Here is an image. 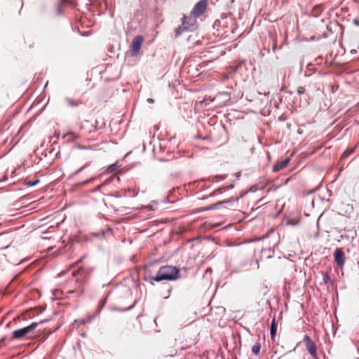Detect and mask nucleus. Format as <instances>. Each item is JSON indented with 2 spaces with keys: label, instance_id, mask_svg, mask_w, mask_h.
Masks as SVG:
<instances>
[{
  "label": "nucleus",
  "instance_id": "f257e3e1",
  "mask_svg": "<svg viewBox=\"0 0 359 359\" xmlns=\"http://www.w3.org/2000/svg\"><path fill=\"white\" fill-rule=\"evenodd\" d=\"M180 277V270L175 266H161L156 276L152 277L151 279L160 282L162 280H174Z\"/></svg>",
  "mask_w": 359,
  "mask_h": 359
},
{
  "label": "nucleus",
  "instance_id": "f03ea898",
  "mask_svg": "<svg viewBox=\"0 0 359 359\" xmlns=\"http://www.w3.org/2000/svg\"><path fill=\"white\" fill-rule=\"evenodd\" d=\"M233 25L232 18L230 16H224L215 22L214 28L217 32V36H229L233 33Z\"/></svg>",
  "mask_w": 359,
  "mask_h": 359
},
{
  "label": "nucleus",
  "instance_id": "7ed1b4c3",
  "mask_svg": "<svg viewBox=\"0 0 359 359\" xmlns=\"http://www.w3.org/2000/svg\"><path fill=\"white\" fill-rule=\"evenodd\" d=\"M46 320H42L39 323H32L29 325L22 327L19 330H14L12 332L13 339H22L26 337L28 334L32 332L39 324L46 322Z\"/></svg>",
  "mask_w": 359,
  "mask_h": 359
},
{
  "label": "nucleus",
  "instance_id": "20e7f679",
  "mask_svg": "<svg viewBox=\"0 0 359 359\" xmlns=\"http://www.w3.org/2000/svg\"><path fill=\"white\" fill-rule=\"evenodd\" d=\"M208 5V0H200L193 8L191 14L193 17L198 18L206 11Z\"/></svg>",
  "mask_w": 359,
  "mask_h": 359
},
{
  "label": "nucleus",
  "instance_id": "39448f33",
  "mask_svg": "<svg viewBox=\"0 0 359 359\" xmlns=\"http://www.w3.org/2000/svg\"><path fill=\"white\" fill-rule=\"evenodd\" d=\"M144 38L141 35H137L134 37L131 44V53L133 56H136L139 53L142 47Z\"/></svg>",
  "mask_w": 359,
  "mask_h": 359
},
{
  "label": "nucleus",
  "instance_id": "423d86ee",
  "mask_svg": "<svg viewBox=\"0 0 359 359\" xmlns=\"http://www.w3.org/2000/svg\"><path fill=\"white\" fill-rule=\"evenodd\" d=\"M334 259L337 264L342 269L345 263V255L341 248H337L334 252Z\"/></svg>",
  "mask_w": 359,
  "mask_h": 359
},
{
  "label": "nucleus",
  "instance_id": "0eeeda50",
  "mask_svg": "<svg viewBox=\"0 0 359 359\" xmlns=\"http://www.w3.org/2000/svg\"><path fill=\"white\" fill-rule=\"evenodd\" d=\"M304 341L305 343L306 348L309 353L315 358L316 357V346L315 343L311 340L309 335H305L304 337Z\"/></svg>",
  "mask_w": 359,
  "mask_h": 359
},
{
  "label": "nucleus",
  "instance_id": "6e6552de",
  "mask_svg": "<svg viewBox=\"0 0 359 359\" xmlns=\"http://www.w3.org/2000/svg\"><path fill=\"white\" fill-rule=\"evenodd\" d=\"M290 162V158H285L280 162H278L276 164L273 165V170L275 172H278L284 168H285Z\"/></svg>",
  "mask_w": 359,
  "mask_h": 359
},
{
  "label": "nucleus",
  "instance_id": "1a4fd4ad",
  "mask_svg": "<svg viewBox=\"0 0 359 359\" xmlns=\"http://www.w3.org/2000/svg\"><path fill=\"white\" fill-rule=\"evenodd\" d=\"M196 18L193 17L191 14H190L189 17H186V25L188 30H192L194 29L195 24L196 22Z\"/></svg>",
  "mask_w": 359,
  "mask_h": 359
},
{
  "label": "nucleus",
  "instance_id": "9d476101",
  "mask_svg": "<svg viewBox=\"0 0 359 359\" xmlns=\"http://www.w3.org/2000/svg\"><path fill=\"white\" fill-rule=\"evenodd\" d=\"M187 25H186V16H184L183 18H182V25L181 26H179L176 29H175V36L176 37H178L179 36H180L182 32L184 31H186V30H188L187 29Z\"/></svg>",
  "mask_w": 359,
  "mask_h": 359
},
{
  "label": "nucleus",
  "instance_id": "9b49d317",
  "mask_svg": "<svg viewBox=\"0 0 359 359\" xmlns=\"http://www.w3.org/2000/svg\"><path fill=\"white\" fill-rule=\"evenodd\" d=\"M276 331H277V325H276L275 319H273L272 320L271 327H270V334H271V337L272 339H274V337L276 334Z\"/></svg>",
  "mask_w": 359,
  "mask_h": 359
},
{
  "label": "nucleus",
  "instance_id": "f8f14e48",
  "mask_svg": "<svg viewBox=\"0 0 359 359\" xmlns=\"http://www.w3.org/2000/svg\"><path fill=\"white\" fill-rule=\"evenodd\" d=\"M64 101L69 107H77L79 105L78 102L71 99L70 97H65Z\"/></svg>",
  "mask_w": 359,
  "mask_h": 359
},
{
  "label": "nucleus",
  "instance_id": "ddd939ff",
  "mask_svg": "<svg viewBox=\"0 0 359 359\" xmlns=\"http://www.w3.org/2000/svg\"><path fill=\"white\" fill-rule=\"evenodd\" d=\"M261 345L259 342L256 343L252 347V352L255 355H258L260 352Z\"/></svg>",
  "mask_w": 359,
  "mask_h": 359
},
{
  "label": "nucleus",
  "instance_id": "4468645a",
  "mask_svg": "<svg viewBox=\"0 0 359 359\" xmlns=\"http://www.w3.org/2000/svg\"><path fill=\"white\" fill-rule=\"evenodd\" d=\"M63 138H67V140H69V139H72V140H76L78 138V135H76L75 133H67L65 134L64 136H63Z\"/></svg>",
  "mask_w": 359,
  "mask_h": 359
},
{
  "label": "nucleus",
  "instance_id": "2eb2a0df",
  "mask_svg": "<svg viewBox=\"0 0 359 359\" xmlns=\"http://www.w3.org/2000/svg\"><path fill=\"white\" fill-rule=\"evenodd\" d=\"M257 190L263 191L264 190V187L262 186L260 187H258L257 185H253L250 189H248V192H255Z\"/></svg>",
  "mask_w": 359,
  "mask_h": 359
},
{
  "label": "nucleus",
  "instance_id": "dca6fc26",
  "mask_svg": "<svg viewBox=\"0 0 359 359\" xmlns=\"http://www.w3.org/2000/svg\"><path fill=\"white\" fill-rule=\"evenodd\" d=\"M323 282L325 284H332L333 283L332 280H331V278L327 273L323 274Z\"/></svg>",
  "mask_w": 359,
  "mask_h": 359
},
{
  "label": "nucleus",
  "instance_id": "f3484780",
  "mask_svg": "<svg viewBox=\"0 0 359 359\" xmlns=\"http://www.w3.org/2000/svg\"><path fill=\"white\" fill-rule=\"evenodd\" d=\"M118 166L117 165L116 163H114V164H111L110 165L108 168H107V170L109 172H115L117 169H118Z\"/></svg>",
  "mask_w": 359,
  "mask_h": 359
},
{
  "label": "nucleus",
  "instance_id": "a211bd4d",
  "mask_svg": "<svg viewBox=\"0 0 359 359\" xmlns=\"http://www.w3.org/2000/svg\"><path fill=\"white\" fill-rule=\"evenodd\" d=\"M220 97H224L226 100H229V96L226 93H221V94L217 95L216 97H215L214 99L212 100V101L214 102V101L219 100L220 98Z\"/></svg>",
  "mask_w": 359,
  "mask_h": 359
},
{
  "label": "nucleus",
  "instance_id": "6ab92c4d",
  "mask_svg": "<svg viewBox=\"0 0 359 359\" xmlns=\"http://www.w3.org/2000/svg\"><path fill=\"white\" fill-rule=\"evenodd\" d=\"M89 165L88 163H86L85 165H83V166H81L80 168H79L77 170H76L74 173H73V175H78L79 173H80L84 168H86V167H88Z\"/></svg>",
  "mask_w": 359,
  "mask_h": 359
},
{
  "label": "nucleus",
  "instance_id": "aec40b11",
  "mask_svg": "<svg viewBox=\"0 0 359 359\" xmlns=\"http://www.w3.org/2000/svg\"><path fill=\"white\" fill-rule=\"evenodd\" d=\"M39 182V180H34V181H29V182H26V184H27L28 187H33V186L36 185Z\"/></svg>",
  "mask_w": 359,
  "mask_h": 359
},
{
  "label": "nucleus",
  "instance_id": "412c9836",
  "mask_svg": "<svg viewBox=\"0 0 359 359\" xmlns=\"http://www.w3.org/2000/svg\"><path fill=\"white\" fill-rule=\"evenodd\" d=\"M92 318H93V317L89 316V317H88L86 319H82V320H81V323H81V325H83V324H85V323H86L90 322V321H91V320H92Z\"/></svg>",
  "mask_w": 359,
  "mask_h": 359
},
{
  "label": "nucleus",
  "instance_id": "4be33fe9",
  "mask_svg": "<svg viewBox=\"0 0 359 359\" xmlns=\"http://www.w3.org/2000/svg\"><path fill=\"white\" fill-rule=\"evenodd\" d=\"M304 92H305V88H304V87L299 86V87L297 88V93H298V94H303V93H304Z\"/></svg>",
  "mask_w": 359,
  "mask_h": 359
},
{
  "label": "nucleus",
  "instance_id": "5701e85b",
  "mask_svg": "<svg viewBox=\"0 0 359 359\" xmlns=\"http://www.w3.org/2000/svg\"><path fill=\"white\" fill-rule=\"evenodd\" d=\"M93 180H94V177H92V178H90V179H88V180H86V181H84V182H81V185H86V184H88V183L92 182L93 181Z\"/></svg>",
  "mask_w": 359,
  "mask_h": 359
},
{
  "label": "nucleus",
  "instance_id": "b1692460",
  "mask_svg": "<svg viewBox=\"0 0 359 359\" xmlns=\"http://www.w3.org/2000/svg\"><path fill=\"white\" fill-rule=\"evenodd\" d=\"M88 123H89V122L88 121H85L82 122L81 124V126H80L81 129H83L85 125L88 124Z\"/></svg>",
  "mask_w": 359,
  "mask_h": 359
},
{
  "label": "nucleus",
  "instance_id": "393cba45",
  "mask_svg": "<svg viewBox=\"0 0 359 359\" xmlns=\"http://www.w3.org/2000/svg\"><path fill=\"white\" fill-rule=\"evenodd\" d=\"M77 147L79 149H90V147L83 146V145H78Z\"/></svg>",
  "mask_w": 359,
  "mask_h": 359
},
{
  "label": "nucleus",
  "instance_id": "a878e982",
  "mask_svg": "<svg viewBox=\"0 0 359 359\" xmlns=\"http://www.w3.org/2000/svg\"><path fill=\"white\" fill-rule=\"evenodd\" d=\"M244 65V62H241V63H240V64L236 67V71H238V70L241 68V67H242V65Z\"/></svg>",
  "mask_w": 359,
  "mask_h": 359
},
{
  "label": "nucleus",
  "instance_id": "bb28decb",
  "mask_svg": "<svg viewBox=\"0 0 359 359\" xmlns=\"http://www.w3.org/2000/svg\"><path fill=\"white\" fill-rule=\"evenodd\" d=\"M353 149H352L351 151H350L349 152H344V154H343V156H348L350 154L353 153Z\"/></svg>",
  "mask_w": 359,
  "mask_h": 359
},
{
  "label": "nucleus",
  "instance_id": "cd10ccee",
  "mask_svg": "<svg viewBox=\"0 0 359 359\" xmlns=\"http://www.w3.org/2000/svg\"><path fill=\"white\" fill-rule=\"evenodd\" d=\"M147 102H148L149 103L152 104V103H154V99H152V98H148V99H147Z\"/></svg>",
  "mask_w": 359,
  "mask_h": 359
},
{
  "label": "nucleus",
  "instance_id": "c85d7f7f",
  "mask_svg": "<svg viewBox=\"0 0 359 359\" xmlns=\"http://www.w3.org/2000/svg\"><path fill=\"white\" fill-rule=\"evenodd\" d=\"M205 272L206 273H209V272L211 273L212 272V269L210 268H208V269H206Z\"/></svg>",
  "mask_w": 359,
  "mask_h": 359
},
{
  "label": "nucleus",
  "instance_id": "c756f323",
  "mask_svg": "<svg viewBox=\"0 0 359 359\" xmlns=\"http://www.w3.org/2000/svg\"><path fill=\"white\" fill-rule=\"evenodd\" d=\"M225 104H217V106L219 107H222L223 105H224Z\"/></svg>",
  "mask_w": 359,
  "mask_h": 359
},
{
  "label": "nucleus",
  "instance_id": "7c9ffc66",
  "mask_svg": "<svg viewBox=\"0 0 359 359\" xmlns=\"http://www.w3.org/2000/svg\"><path fill=\"white\" fill-rule=\"evenodd\" d=\"M62 2H65V3H67L69 1V0H62Z\"/></svg>",
  "mask_w": 359,
  "mask_h": 359
},
{
  "label": "nucleus",
  "instance_id": "2f4dec72",
  "mask_svg": "<svg viewBox=\"0 0 359 359\" xmlns=\"http://www.w3.org/2000/svg\"><path fill=\"white\" fill-rule=\"evenodd\" d=\"M212 208H214V207H210V208H208V210H211Z\"/></svg>",
  "mask_w": 359,
  "mask_h": 359
},
{
  "label": "nucleus",
  "instance_id": "473e14b6",
  "mask_svg": "<svg viewBox=\"0 0 359 359\" xmlns=\"http://www.w3.org/2000/svg\"><path fill=\"white\" fill-rule=\"evenodd\" d=\"M353 52L355 53V50H351V53H353Z\"/></svg>",
  "mask_w": 359,
  "mask_h": 359
},
{
  "label": "nucleus",
  "instance_id": "72a5a7b5",
  "mask_svg": "<svg viewBox=\"0 0 359 359\" xmlns=\"http://www.w3.org/2000/svg\"><path fill=\"white\" fill-rule=\"evenodd\" d=\"M72 275H73V276H75V275H76V272H73V273H72Z\"/></svg>",
  "mask_w": 359,
  "mask_h": 359
},
{
  "label": "nucleus",
  "instance_id": "f704fd0d",
  "mask_svg": "<svg viewBox=\"0 0 359 359\" xmlns=\"http://www.w3.org/2000/svg\"><path fill=\"white\" fill-rule=\"evenodd\" d=\"M316 359H318V358L316 357Z\"/></svg>",
  "mask_w": 359,
  "mask_h": 359
}]
</instances>
